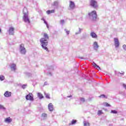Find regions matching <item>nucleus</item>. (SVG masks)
Segmentation results:
<instances>
[{"instance_id":"nucleus-1","label":"nucleus","mask_w":126,"mask_h":126,"mask_svg":"<svg viewBox=\"0 0 126 126\" xmlns=\"http://www.w3.org/2000/svg\"><path fill=\"white\" fill-rule=\"evenodd\" d=\"M44 38H42L40 39L41 46L42 49H44L45 51L49 52L48 48L46 47V46H48V39H49V36H48V34H47V33H44Z\"/></svg>"},{"instance_id":"nucleus-2","label":"nucleus","mask_w":126,"mask_h":126,"mask_svg":"<svg viewBox=\"0 0 126 126\" xmlns=\"http://www.w3.org/2000/svg\"><path fill=\"white\" fill-rule=\"evenodd\" d=\"M23 20L24 21V22H26V23H28V24H30V20L29 19V17H28V10L27 9V8L24 7L23 11Z\"/></svg>"},{"instance_id":"nucleus-3","label":"nucleus","mask_w":126,"mask_h":126,"mask_svg":"<svg viewBox=\"0 0 126 126\" xmlns=\"http://www.w3.org/2000/svg\"><path fill=\"white\" fill-rule=\"evenodd\" d=\"M88 15L90 19H92V20H96L97 19V13H96V11H93L91 13H89Z\"/></svg>"},{"instance_id":"nucleus-4","label":"nucleus","mask_w":126,"mask_h":126,"mask_svg":"<svg viewBox=\"0 0 126 126\" xmlns=\"http://www.w3.org/2000/svg\"><path fill=\"white\" fill-rule=\"evenodd\" d=\"M20 52L22 55H25L26 54V49L24 47V44H22L20 46Z\"/></svg>"},{"instance_id":"nucleus-5","label":"nucleus","mask_w":126,"mask_h":126,"mask_svg":"<svg viewBox=\"0 0 126 126\" xmlns=\"http://www.w3.org/2000/svg\"><path fill=\"white\" fill-rule=\"evenodd\" d=\"M34 96L32 93H29V94L26 96V100H30V101H33L34 100Z\"/></svg>"},{"instance_id":"nucleus-6","label":"nucleus","mask_w":126,"mask_h":126,"mask_svg":"<svg viewBox=\"0 0 126 126\" xmlns=\"http://www.w3.org/2000/svg\"><path fill=\"white\" fill-rule=\"evenodd\" d=\"M9 35H14V28L13 27H11L9 28L8 30L7 31Z\"/></svg>"},{"instance_id":"nucleus-7","label":"nucleus","mask_w":126,"mask_h":126,"mask_svg":"<svg viewBox=\"0 0 126 126\" xmlns=\"http://www.w3.org/2000/svg\"><path fill=\"white\" fill-rule=\"evenodd\" d=\"M91 5L94 8H96V7H98V4L97 3V1H96V0H91Z\"/></svg>"},{"instance_id":"nucleus-8","label":"nucleus","mask_w":126,"mask_h":126,"mask_svg":"<svg viewBox=\"0 0 126 126\" xmlns=\"http://www.w3.org/2000/svg\"><path fill=\"white\" fill-rule=\"evenodd\" d=\"M69 7L70 9H74L75 8V3L74 2L70 0L69 1Z\"/></svg>"},{"instance_id":"nucleus-9","label":"nucleus","mask_w":126,"mask_h":126,"mask_svg":"<svg viewBox=\"0 0 126 126\" xmlns=\"http://www.w3.org/2000/svg\"><path fill=\"white\" fill-rule=\"evenodd\" d=\"M114 46L115 48H119L120 46V42L117 38H114Z\"/></svg>"},{"instance_id":"nucleus-10","label":"nucleus","mask_w":126,"mask_h":126,"mask_svg":"<svg viewBox=\"0 0 126 126\" xmlns=\"http://www.w3.org/2000/svg\"><path fill=\"white\" fill-rule=\"evenodd\" d=\"M93 47L95 51H97L99 49V45H98V42L97 41H94L93 44Z\"/></svg>"},{"instance_id":"nucleus-11","label":"nucleus","mask_w":126,"mask_h":126,"mask_svg":"<svg viewBox=\"0 0 126 126\" xmlns=\"http://www.w3.org/2000/svg\"><path fill=\"white\" fill-rule=\"evenodd\" d=\"M48 109L50 112H53L54 110V106L52 103H50L48 104Z\"/></svg>"},{"instance_id":"nucleus-12","label":"nucleus","mask_w":126,"mask_h":126,"mask_svg":"<svg viewBox=\"0 0 126 126\" xmlns=\"http://www.w3.org/2000/svg\"><path fill=\"white\" fill-rule=\"evenodd\" d=\"M4 96L7 97H10L11 96V92L9 91L5 92L4 94Z\"/></svg>"},{"instance_id":"nucleus-13","label":"nucleus","mask_w":126,"mask_h":126,"mask_svg":"<svg viewBox=\"0 0 126 126\" xmlns=\"http://www.w3.org/2000/svg\"><path fill=\"white\" fill-rule=\"evenodd\" d=\"M10 68L11 70L15 71L16 69V64L14 63H12L10 64Z\"/></svg>"},{"instance_id":"nucleus-14","label":"nucleus","mask_w":126,"mask_h":126,"mask_svg":"<svg viewBox=\"0 0 126 126\" xmlns=\"http://www.w3.org/2000/svg\"><path fill=\"white\" fill-rule=\"evenodd\" d=\"M5 123H7L8 124H10L12 122V119L10 118V117L7 118L4 120Z\"/></svg>"},{"instance_id":"nucleus-15","label":"nucleus","mask_w":126,"mask_h":126,"mask_svg":"<svg viewBox=\"0 0 126 126\" xmlns=\"http://www.w3.org/2000/svg\"><path fill=\"white\" fill-rule=\"evenodd\" d=\"M52 6H55L56 8H58V7H59V1H54L52 4Z\"/></svg>"},{"instance_id":"nucleus-16","label":"nucleus","mask_w":126,"mask_h":126,"mask_svg":"<svg viewBox=\"0 0 126 126\" xmlns=\"http://www.w3.org/2000/svg\"><path fill=\"white\" fill-rule=\"evenodd\" d=\"M91 36L92 37V38H97V34L94 32H92L91 33Z\"/></svg>"},{"instance_id":"nucleus-17","label":"nucleus","mask_w":126,"mask_h":126,"mask_svg":"<svg viewBox=\"0 0 126 126\" xmlns=\"http://www.w3.org/2000/svg\"><path fill=\"white\" fill-rule=\"evenodd\" d=\"M37 97L39 98V99H43V98H44L43 94L40 93L37 94Z\"/></svg>"},{"instance_id":"nucleus-18","label":"nucleus","mask_w":126,"mask_h":126,"mask_svg":"<svg viewBox=\"0 0 126 126\" xmlns=\"http://www.w3.org/2000/svg\"><path fill=\"white\" fill-rule=\"evenodd\" d=\"M47 14H50V13H55V10H47L46 11Z\"/></svg>"},{"instance_id":"nucleus-19","label":"nucleus","mask_w":126,"mask_h":126,"mask_svg":"<svg viewBox=\"0 0 126 126\" xmlns=\"http://www.w3.org/2000/svg\"><path fill=\"white\" fill-rule=\"evenodd\" d=\"M93 65L95 68H98V69H100V66H99L98 65H97L95 63H93Z\"/></svg>"},{"instance_id":"nucleus-20","label":"nucleus","mask_w":126,"mask_h":126,"mask_svg":"<svg viewBox=\"0 0 126 126\" xmlns=\"http://www.w3.org/2000/svg\"><path fill=\"white\" fill-rule=\"evenodd\" d=\"M81 31H82V29L79 28V31L75 33V35H78V34H80L81 33Z\"/></svg>"},{"instance_id":"nucleus-21","label":"nucleus","mask_w":126,"mask_h":126,"mask_svg":"<svg viewBox=\"0 0 126 126\" xmlns=\"http://www.w3.org/2000/svg\"><path fill=\"white\" fill-rule=\"evenodd\" d=\"M76 124V120H73L71 123H70L69 125L70 126L71 125H75Z\"/></svg>"},{"instance_id":"nucleus-22","label":"nucleus","mask_w":126,"mask_h":126,"mask_svg":"<svg viewBox=\"0 0 126 126\" xmlns=\"http://www.w3.org/2000/svg\"><path fill=\"white\" fill-rule=\"evenodd\" d=\"M84 126H90L89 122L87 121H84Z\"/></svg>"},{"instance_id":"nucleus-23","label":"nucleus","mask_w":126,"mask_h":126,"mask_svg":"<svg viewBox=\"0 0 126 126\" xmlns=\"http://www.w3.org/2000/svg\"><path fill=\"white\" fill-rule=\"evenodd\" d=\"M102 114H103V112H102V110H98L97 111L98 116H101Z\"/></svg>"},{"instance_id":"nucleus-24","label":"nucleus","mask_w":126,"mask_h":126,"mask_svg":"<svg viewBox=\"0 0 126 126\" xmlns=\"http://www.w3.org/2000/svg\"><path fill=\"white\" fill-rule=\"evenodd\" d=\"M80 102H82V103H84V102H85V99L83 97H80Z\"/></svg>"},{"instance_id":"nucleus-25","label":"nucleus","mask_w":126,"mask_h":126,"mask_svg":"<svg viewBox=\"0 0 126 126\" xmlns=\"http://www.w3.org/2000/svg\"><path fill=\"white\" fill-rule=\"evenodd\" d=\"M0 80H1V81L4 80V76L3 75L0 76Z\"/></svg>"},{"instance_id":"nucleus-26","label":"nucleus","mask_w":126,"mask_h":126,"mask_svg":"<svg viewBox=\"0 0 126 126\" xmlns=\"http://www.w3.org/2000/svg\"><path fill=\"white\" fill-rule=\"evenodd\" d=\"M0 109L1 110H5V107H4L3 105L0 104Z\"/></svg>"},{"instance_id":"nucleus-27","label":"nucleus","mask_w":126,"mask_h":126,"mask_svg":"<svg viewBox=\"0 0 126 126\" xmlns=\"http://www.w3.org/2000/svg\"><path fill=\"white\" fill-rule=\"evenodd\" d=\"M104 106H106V107H111V105L107 102L104 103Z\"/></svg>"},{"instance_id":"nucleus-28","label":"nucleus","mask_w":126,"mask_h":126,"mask_svg":"<svg viewBox=\"0 0 126 126\" xmlns=\"http://www.w3.org/2000/svg\"><path fill=\"white\" fill-rule=\"evenodd\" d=\"M111 113L112 114H118V111L116 110H111Z\"/></svg>"},{"instance_id":"nucleus-29","label":"nucleus","mask_w":126,"mask_h":126,"mask_svg":"<svg viewBox=\"0 0 126 126\" xmlns=\"http://www.w3.org/2000/svg\"><path fill=\"white\" fill-rule=\"evenodd\" d=\"M42 118H44V119L46 118L47 117V114L43 113L42 114Z\"/></svg>"},{"instance_id":"nucleus-30","label":"nucleus","mask_w":126,"mask_h":126,"mask_svg":"<svg viewBox=\"0 0 126 126\" xmlns=\"http://www.w3.org/2000/svg\"><path fill=\"white\" fill-rule=\"evenodd\" d=\"M43 21H44L45 24H46L47 28L49 29V25H48V23H47V22L46 21V20H45V19H43Z\"/></svg>"},{"instance_id":"nucleus-31","label":"nucleus","mask_w":126,"mask_h":126,"mask_svg":"<svg viewBox=\"0 0 126 126\" xmlns=\"http://www.w3.org/2000/svg\"><path fill=\"white\" fill-rule=\"evenodd\" d=\"M26 87H27V84L22 85V88L23 89H25L26 88Z\"/></svg>"},{"instance_id":"nucleus-32","label":"nucleus","mask_w":126,"mask_h":126,"mask_svg":"<svg viewBox=\"0 0 126 126\" xmlns=\"http://www.w3.org/2000/svg\"><path fill=\"white\" fill-rule=\"evenodd\" d=\"M60 24L62 25H63V24H64V20H61L60 21Z\"/></svg>"},{"instance_id":"nucleus-33","label":"nucleus","mask_w":126,"mask_h":126,"mask_svg":"<svg viewBox=\"0 0 126 126\" xmlns=\"http://www.w3.org/2000/svg\"><path fill=\"white\" fill-rule=\"evenodd\" d=\"M99 97L100 98H107V97H106V95H105V94H101Z\"/></svg>"},{"instance_id":"nucleus-34","label":"nucleus","mask_w":126,"mask_h":126,"mask_svg":"<svg viewBox=\"0 0 126 126\" xmlns=\"http://www.w3.org/2000/svg\"><path fill=\"white\" fill-rule=\"evenodd\" d=\"M45 95L46 96V97L47 98V99H50V94H45Z\"/></svg>"},{"instance_id":"nucleus-35","label":"nucleus","mask_w":126,"mask_h":126,"mask_svg":"<svg viewBox=\"0 0 126 126\" xmlns=\"http://www.w3.org/2000/svg\"><path fill=\"white\" fill-rule=\"evenodd\" d=\"M64 31H65L67 35H69V31H67V30H66V29H64Z\"/></svg>"},{"instance_id":"nucleus-36","label":"nucleus","mask_w":126,"mask_h":126,"mask_svg":"<svg viewBox=\"0 0 126 126\" xmlns=\"http://www.w3.org/2000/svg\"><path fill=\"white\" fill-rule=\"evenodd\" d=\"M123 48L124 50H125V51H126V44H124L123 46Z\"/></svg>"},{"instance_id":"nucleus-37","label":"nucleus","mask_w":126,"mask_h":126,"mask_svg":"<svg viewBox=\"0 0 126 126\" xmlns=\"http://www.w3.org/2000/svg\"><path fill=\"white\" fill-rule=\"evenodd\" d=\"M123 86L124 88H125V89H126V85L125 84H123Z\"/></svg>"},{"instance_id":"nucleus-38","label":"nucleus","mask_w":126,"mask_h":126,"mask_svg":"<svg viewBox=\"0 0 126 126\" xmlns=\"http://www.w3.org/2000/svg\"><path fill=\"white\" fill-rule=\"evenodd\" d=\"M118 73H119V74H123V75H124V74H125V72H122V73L119 72Z\"/></svg>"},{"instance_id":"nucleus-39","label":"nucleus","mask_w":126,"mask_h":126,"mask_svg":"<svg viewBox=\"0 0 126 126\" xmlns=\"http://www.w3.org/2000/svg\"><path fill=\"white\" fill-rule=\"evenodd\" d=\"M44 85H48V82H44Z\"/></svg>"},{"instance_id":"nucleus-40","label":"nucleus","mask_w":126,"mask_h":126,"mask_svg":"<svg viewBox=\"0 0 126 126\" xmlns=\"http://www.w3.org/2000/svg\"><path fill=\"white\" fill-rule=\"evenodd\" d=\"M72 96L71 95H70V96H67V97H68V98H70V97H72Z\"/></svg>"},{"instance_id":"nucleus-41","label":"nucleus","mask_w":126,"mask_h":126,"mask_svg":"<svg viewBox=\"0 0 126 126\" xmlns=\"http://www.w3.org/2000/svg\"><path fill=\"white\" fill-rule=\"evenodd\" d=\"M0 33H1V30L0 29Z\"/></svg>"},{"instance_id":"nucleus-42","label":"nucleus","mask_w":126,"mask_h":126,"mask_svg":"<svg viewBox=\"0 0 126 126\" xmlns=\"http://www.w3.org/2000/svg\"><path fill=\"white\" fill-rule=\"evenodd\" d=\"M49 75H52V73H49Z\"/></svg>"},{"instance_id":"nucleus-43","label":"nucleus","mask_w":126,"mask_h":126,"mask_svg":"<svg viewBox=\"0 0 126 126\" xmlns=\"http://www.w3.org/2000/svg\"><path fill=\"white\" fill-rule=\"evenodd\" d=\"M44 19H42V20H44Z\"/></svg>"}]
</instances>
